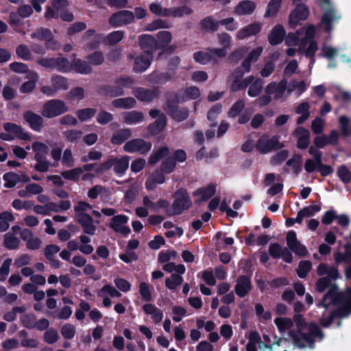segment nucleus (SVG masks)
Listing matches in <instances>:
<instances>
[{"instance_id": "obj_31", "label": "nucleus", "mask_w": 351, "mask_h": 351, "mask_svg": "<svg viewBox=\"0 0 351 351\" xmlns=\"http://www.w3.org/2000/svg\"><path fill=\"white\" fill-rule=\"evenodd\" d=\"M171 75L168 72L154 71L148 75V82L153 84L163 85L170 81Z\"/></svg>"}, {"instance_id": "obj_9", "label": "nucleus", "mask_w": 351, "mask_h": 351, "mask_svg": "<svg viewBox=\"0 0 351 351\" xmlns=\"http://www.w3.org/2000/svg\"><path fill=\"white\" fill-rule=\"evenodd\" d=\"M134 21V13L132 11L127 10L116 12L108 19L109 24L114 28L130 24Z\"/></svg>"}, {"instance_id": "obj_42", "label": "nucleus", "mask_w": 351, "mask_h": 351, "mask_svg": "<svg viewBox=\"0 0 351 351\" xmlns=\"http://www.w3.org/2000/svg\"><path fill=\"white\" fill-rule=\"evenodd\" d=\"M3 179L5 181L4 186L8 189L14 187L21 181V176L12 171L5 173L3 176Z\"/></svg>"}, {"instance_id": "obj_23", "label": "nucleus", "mask_w": 351, "mask_h": 351, "mask_svg": "<svg viewBox=\"0 0 351 351\" xmlns=\"http://www.w3.org/2000/svg\"><path fill=\"white\" fill-rule=\"evenodd\" d=\"M74 58L71 61V71L82 75H88L92 73L93 68L87 60L75 58L76 54H73Z\"/></svg>"}, {"instance_id": "obj_41", "label": "nucleus", "mask_w": 351, "mask_h": 351, "mask_svg": "<svg viewBox=\"0 0 351 351\" xmlns=\"http://www.w3.org/2000/svg\"><path fill=\"white\" fill-rule=\"evenodd\" d=\"M125 32L123 30L113 31L109 33L105 38L106 45L113 46L121 42L124 38Z\"/></svg>"}, {"instance_id": "obj_2", "label": "nucleus", "mask_w": 351, "mask_h": 351, "mask_svg": "<svg viewBox=\"0 0 351 351\" xmlns=\"http://www.w3.org/2000/svg\"><path fill=\"white\" fill-rule=\"evenodd\" d=\"M135 80L130 76L120 75L114 80V85L104 84L98 87L97 92L106 97H117L125 95V88H130Z\"/></svg>"}, {"instance_id": "obj_11", "label": "nucleus", "mask_w": 351, "mask_h": 351, "mask_svg": "<svg viewBox=\"0 0 351 351\" xmlns=\"http://www.w3.org/2000/svg\"><path fill=\"white\" fill-rule=\"evenodd\" d=\"M138 45L143 53L154 56V51L161 50V47L157 43L156 38L149 34H142L138 37Z\"/></svg>"}, {"instance_id": "obj_46", "label": "nucleus", "mask_w": 351, "mask_h": 351, "mask_svg": "<svg viewBox=\"0 0 351 351\" xmlns=\"http://www.w3.org/2000/svg\"><path fill=\"white\" fill-rule=\"evenodd\" d=\"M156 36L157 43L159 44V47H161V49L167 47L172 39L171 33L168 31H160Z\"/></svg>"}, {"instance_id": "obj_18", "label": "nucleus", "mask_w": 351, "mask_h": 351, "mask_svg": "<svg viewBox=\"0 0 351 351\" xmlns=\"http://www.w3.org/2000/svg\"><path fill=\"white\" fill-rule=\"evenodd\" d=\"M23 117L32 130L36 132L41 131L44 122L41 116L31 110H27L23 113Z\"/></svg>"}, {"instance_id": "obj_35", "label": "nucleus", "mask_w": 351, "mask_h": 351, "mask_svg": "<svg viewBox=\"0 0 351 351\" xmlns=\"http://www.w3.org/2000/svg\"><path fill=\"white\" fill-rule=\"evenodd\" d=\"M130 157L124 156L121 158H114V164L113 170L115 173L119 175L123 174L129 167Z\"/></svg>"}, {"instance_id": "obj_17", "label": "nucleus", "mask_w": 351, "mask_h": 351, "mask_svg": "<svg viewBox=\"0 0 351 351\" xmlns=\"http://www.w3.org/2000/svg\"><path fill=\"white\" fill-rule=\"evenodd\" d=\"M252 286L250 276L241 275L238 277L234 287L236 294L240 298H244L252 290Z\"/></svg>"}, {"instance_id": "obj_19", "label": "nucleus", "mask_w": 351, "mask_h": 351, "mask_svg": "<svg viewBox=\"0 0 351 351\" xmlns=\"http://www.w3.org/2000/svg\"><path fill=\"white\" fill-rule=\"evenodd\" d=\"M261 30L262 25L258 22H254L239 29L237 33V38L239 40H243L250 36L257 35Z\"/></svg>"}, {"instance_id": "obj_54", "label": "nucleus", "mask_w": 351, "mask_h": 351, "mask_svg": "<svg viewBox=\"0 0 351 351\" xmlns=\"http://www.w3.org/2000/svg\"><path fill=\"white\" fill-rule=\"evenodd\" d=\"M82 131L73 129L66 130L63 132V136L65 138V140L71 143H76L82 137Z\"/></svg>"}, {"instance_id": "obj_29", "label": "nucleus", "mask_w": 351, "mask_h": 351, "mask_svg": "<svg viewBox=\"0 0 351 351\" xmlns=\"http://www.w3.org/2000/svg\"><path fill=\"white\" fill-rule=\"evenodd\" d=\"M343 248V252H339L334 254L335 262L337 264H340L341 263L351 264V243H346Z\"/></svg>"}, {"instance_id": "obj_38", "label": "nucleus", "mask_w": 351, "mask_h": 351, "mask_svg": "<svg viewBox=\"0 0 351 351\" xmlns=\"http://www.w3.org/2000/svg\"><path fill=\"white\" fill-rule=\"evenodd\" d=\"M143 113L137 110H132L124 113V122L128 125L136 124L143 121Z\"/></svg>"}, {"instance_id": "obj_30", "label": "nucleus", "mask_w": 351, "mask_h": 351, "mask_svg": "<svg viewBox=\"0 0 351 351\" xmlns=\"http://www.w3.org/2000/svg\"><path fill=\"white\" fill-rule=\"evenodd\" d=\"M199 28L206 32H215L219 28L218 21L215 20L212 16H208L199 21Z\"/></svg>"}, {"instance_id": "obj_20", "label": "nucleus", "mask_w": 351, "mask_h": 351, "mask_svg": "<svg viewBox=\"0 0 351 351\" xmlns=\"http://www.w3.org/2000/svg\"><path fill=\"white\" fill-rule=\"evenodd\" d=\"M217 184L215 183H210L205 187H199L193 192L194 196H199L196 200L197 202H203L208 200L216 193Z\"/></svg>"}, {"instance_id": "obj_64", "label": "nucleus", "mask_w": 351, "mask_h": 351, "mask_svg": "<svg viewBox=\"0 0 351 351\" xmlns=\"http://www.w3.org/2000/svg\"><path fill=\"white\" fill-rule=\"evenodd\" d=\"M113 114L104 110H101L96 117V121L101 125H106L113 120Z\"/></svg>"}, {"instance_id": "obj_34", "label": "nucleus", "mask_w": 351, "mask_h": 351, "mask_svg": "<svg viewBox=\"0 0 351 351\" xmlns=\"http://www.w3.org/2000/svg\"><path fill=\"white\" fill-rule=\"evenodd\" d=\"M31 38L46 41V45L48 47V44L53 40V35L49 29L40 27L31 34Z\"/></svg>"}, {"instance_id": "obj_5", "label": "nucleus", "mask_w": 351, "mask_h": 351, "mask_svg": "<svg viewBox=\"0 0 351 351\" xmlns=\"http://www.w3.org/2000/svg\"><path fill=\"white\" fill-rule=\"evenodd\" d=\"M186 158V152L184 149H176L161 162L160 169L163 173L170 174L176 169L177 162H183Z\"/></svg>"}, {"instance_id": "obj_33", "label": "nucleus", "mask_w": 351, "mask_h": 351, "mask_svg": "<svg viewBox=\"0 0 351 351\" xmlns=\"http://www.w3.org/2000/svg\"><path fill=\"white\" fill-rule=\"evenodd\" d=\"M27 78L29 79L22 84L20 87V92L22 93H28L32 92L36 87V82L38 80V74L35 72H29L27 73Z\"/></svg>"}, {"instance_id": "obj_47", "label": "nucleus", "mask_w": 351, "mask_h": 351, "mask_svg": "<svg viewBox=\"0 0 351 351\" xmlns=\"http://www.w3.org/2000/svg\"><path fill=\"white\" fill-rule=\"evenodd\" d=\"M97 110L93 108L79 109L76 111V115L82 122L86 121L93 118L96 114Z\"/></svg>"}, {"instance_id": "obj_3", "label": "nucleus", "mask_w": 351, "mask_h": 351, "mask_svg": "<svg viewBox=\"0 0 351 351\" xmlns=\"http://www.w3.org/2000/svg\"><path fill=\"white\" fill-rule=\"evenodd\" d=\"M173 202L171 204V214L172 216L180 215L192 206V200L184 188H180L173 194Z\"/></svg>"}, {"instance_id": "obj_55", "label": "nucleus", "mask_w": 351, "mask_h": 351, "mask_svg": "<svg viewBox=\"0 0 351 351\" xmlns=\"http://www.w3.org/2000/svg\"><path fill=\"white\" fill-rule=\"evenodd\" d=\"M189 109L186 107H184L180 109L178 108L169 116L178 122H182L189 117Z\"/></svg>"}, {"instance_id": "obj_10", "label": "nucleus", "mask_w": 351, "mask_h": 351, "mask_svg": "<svg viewBox=\"0 0 351 351\" xmlns=\"http://www.w3.org/2000/svg\"><path fill=\"white\" fill-rule=\"evenodd\" d=\"M309 14L308 7L304 3H298L289 16L288 25L291 29H295L300 21H305Z\"/></svg>"}, {"instance_id": "obj_24", "label": "nucleus", "mask_w": 351, "mask_h": 351, "mask_svg": "<svg viewBox=\"0 0 351 351\" xmlns=\"http://www.w3.org/2000/svg\"><path fill=\"white\" fill-rule=\"evenodd\" d=\"M346 310V308H337L332 311L328 317L322 316L319 319V324L324 328H328L333 322L335 317H344L351 313V308Z\"/></svg>"}, {"instance_id": "obj_48", "label": "nucleus", "mask_w": 351, "mask_h": 351, "mask_svg": "<svg viewBox=\"0 0 351 351\" xmlns=\"http://www.w3.org/2000/svg\"><path fill=\"white\" fill-rule=\"evenodd\" d=\"M183 282V278L175 273L165 280V286L170 290H176Z\"/></svg>"}, {"instance_id": "obj_49", "label": "nucleus", "mask_w": 351, "mask_h": 351, "mask_svg": "<svg viewBox=\"0 0 351 351\" xmlns=\"http://www.w3.org/2000/svg\"><path fill=\"white\" fill-rule=\"evenodd\" d=\"M83 173L81 167H76L70 170L63 171L61 172V176L64 179L71 181H77L80 175Z\"/></svg>"}, {"instance_id": "obj_60", "label": "nucleus", "mask_w": 351, "mask_h": 351, "mask_svg": "<svg viewBox=\"0 0 351 351\" xmlns=\"http://www.w3.org/2000/svg\"><path fill=\"white\" fill-rule=\"evenodd\" d=\"M263 88V81L261 79L252 82L249 87L247 94L251 97H255L260 95Z\"/></svg>"}, {"instance_id": "obj_7", "label": "nucleus", "mask_w": 351, "mask_h": 351, "mask_svg": "<svg viewBox=\"0 0 351 351\" xmlns=\"http://www.w3.org/2000/svg\"><path fill=\"white\" fill-rule=\"evenodd\" d=\"M152 147L150 141H146L143 138H137L127 141L123 145V150L128 153H139L146 155Z\"/></svg>"}, {"instance_id": "obj_57", "label": "nucleus", "mask_w": 351, "mask_h": 351, "mask_svg": "<svg viewBox=\"0 0 351 351\" xmlns=\"http://www.w3.org/2000/svg\"><path fill=\"white\" fill-rule=\"evenodd\" d=\"M337 175L344 184H348L351 181V172L345 165L338 167Z\"/></svg>"}, {"instance_id": "obj_37", "label": "nucleus", "mask_w": 351, "mask_h": 351, "mask_svg": "<svg viewBox=\"0 0 351 351\" xmlns=\"http://www.w3.org/2000/svg\"><path fill=\"white\" fill-rule=\"evenodd\" d=\"M340 16H335V11L333 8L327 10L322 17V23L326 25L325 32L329 33L332 30V23L335 19H339Z\"/></svg>"}, {"instance_id": "obj_8", "label": "nucleus", "mask_w": 351, "mask_h": 351, "mask_svg": "<svg viewBox=\"0 0 351 351\" xmlns=\"http://www.w3.org/2000/svg\"><path fill=\"white\" fill-rule=\"evenodd\" d=\"M280 136L274 135L269 138L268 136H261L256 144V149L261 154H265L273 149H280L283 145L279 142Z\"/></svg>"}, {"instance_id": "obj_63", "label": "nucleus", "mask_w": 351, "mask_h": 351, "mask_svg": "<svg viewBox=\"0 0 351 351\" xmlns=\"http://www.w3.org/2000/svg\"><path fill=\"white\" fill-rule=\"evenodd\" d=\"M289 156V151L287 149H282L277 152L271 159V164L272 165H278L282 164L287 160Z\"/></svg>"}, {"instance_id": "obj_45", "label": "nucleus", "mask_w": 351, "mask_h": 351, "mask_svg": "<svg viewBox=\"0 0 351 351\" xmlns=\"http://www.w3.org/2000/svg\"><path fill=\"white\" fill-rule=\"evenodd\" d=\"M52 85L55 86L56 90H66L69 88L68 79L62 75H54L51 77Z\"/></svg>"}, {"instance_id": "obj_50", "label": "nucleus", "mask_w": 351, "mask_h": 351, "mask_svg": "<svg viewBox=\"0 0 351 351\" xmlns=\"http://www.w3.org/2000/svg\"><path fill=\"white\" fill-rule=\"evenodd\" d=\"M312 268V263L310 261H301L298 264L296 270L298 276L300 278H305Z\"/></svg>"}, {"instance_id": "obj_43", "label": "nucleus", "mask_w": 351, "mask_h": 351, "mask_svg": "<svg viewBox=\"0 0 351 351\" xmlns=\"http://www.w3.org/2000/svg\"><path fill=\"white\" fill-rule=\"evenodd\" d=\"M179 97L178 95H171L167 97L164 109L166 113L169 115L178 108Z\"/></svg>"}, {"instance_id": "obj_58", "label": "nucleus", "mask_w": 351, "mask_h": 351, "mask_svg": "<svg viewBox=\"0 0 351 351\" xmlns=\"http://www.w3.org/2000/svg\"><path fill=\"white\" fill-rule=\"evenodd\" d=\"M274 323L280 332L289 329L293 325V321L288 317H276L274 319Z\"/></svg>"}, {"instance_id": "obj_21", "label": "nucleus", "mask_w": 351, "mask_h": 351, "mask_svg": "<svg viewBox=\"0 0 351 351\" xmlns=\"http://www.w3.org/2000/svg\"><path fill=\"white\" fill-rule=\"evenodd\" d=\"M286 36V31L280 24L275 25L268 36V42L272 46L280 44Z\"/></svg>"}, {"instance_id": "obj_14", "label": "nucleus", "mask_w": 351, "mask_h": 351, "mask_svg": "<svg viewBox=\"0 0 351 351\" xmlns=\"http://www.w3.org/2000/svg\"><path fill=\"white\" fill-rule=\"evenodd\" d=\"M128 217L125 215H115L112 218L109 227L116 232L128 236L131 232V230L129 226L124 224L128 223Z\"/></svg>"}, {"instance_id": "obj_59", "label": "nucleus", "mask_w": 351, "mask_h": 351, "mask_svg": "<svg viewBox=\"0 0 351 351\" xmlns=\"http://www.w3.org/2000/svg\"><path fill=\"white\" fill-rule=\"evenodd\" d=\"M193 58L196 62L201 64H206L212 61L211 54L209 51H198L193 53Z\"/></svg>"}, {"instance_id": "obj_4", "label": "nucleus", "mask_w": 351, "mask_h": 351, "mask_svg": "<svg viewBox=\"0 0 351 351\" xmlns=\"http://www.w3.org/2000/svg\"><path fill=\"white\" fill-rule=\"evenodd\" d=\"M68 111L69 108L64 101L53 99L44 104L41 114L45 118L51 119L62 115Z\"/></svg>"}, {"instance_id": "obj_32", "label": "nucleus", "mask_w": 351, "mask_h": 351, "mask_svg": "<svg viewBox=\"0 0 351 351\" xmlns=\"http://www.w3.org/2000/svg\"><path fill=\"white\" fill-rule=\"evenodd\" d=\"M170 149L167 146L160 147L156 152L152 153L149 159L148 163L151 165H156L161 159L166 158L169 156Z\"/></svg>"}, {"instance_id": "obj_44", "label": "nucleus", "mask_w": 351, "mask_h": 351, "mask_svg": "<svg viewBox=\"0 0 351 351\" xmlns=\"http://www.w3.org/2000/svg\"><path fill=\"white\" fill-rule=\"evenodd\" d=\"M86 60L90 65L99 66L104 62V55L101 51H95L86 56Z\"/></svg>"}, {"instance_id": "obj_52", "label": "nucleus", "mask_w": 351, "mask_h": 351, "mask_svg": "<svg viewBox=\"0 0 351 351\" xmlns=\"http://www.w3.org/2000/svg\"><path fill=\"white\" fill-rule=\"evenodd\" d=\"M16 53L19 58L23 60L28 61L32 59L30 49L24 44H21L16 47Z\"/></svg>"}, {"instance_id": "obj_40", "label": "nucleus", "mask_w": 351, "mask_h": 351, "mask_svg": "<svg viewBox=\"0 0 351 351\" xmlns=\"http://www.w3.org/2000/svg\"><path fill=\"white\" fill-rule=\"evenodd\" d=\"M254 80L253 75H250L243 79V80H232L230 85V90L232 92H237L247 88Z\"/></svg>"}, {"instance_id": "obj_53", "label": "nucleus", "mask_w": 351, "mask_h": 351, "mask_svg": "<svg viewBox=\"0 0 351 351\" xmlns=\"http://www.w3.org/2000/svg\"><path fill=\"white\" fill-rule=\"evenodd\" d=\"M245 102L243 99H239L232 104L228 112V115L230 118H235L239 116L244 109Z\"/></svg>"}, {"instance_id": "obj_51", "label": "nucleus", "mask_w": 351, "mask_h": 351, "mask_svg": "<svg viewBox=\"0 0 351 351\" xmlns=\"http://www.w3.org/2000/svg\"><path fill=\"white\" fill-rule=\"evenodd\" d=\"M20 242L21 241L19 238L10 234L9 233L5 234L4 236L3 245L8 250H12L17 249Z\"/></svg>"}, {"instance_id": "obj_28", "label": "nucleus", "mask_w": 351, "mask_h": 351, "mask_svg": "<svg viewBox=\"0 0 351 351\" xmlns=\"http://www.w3.org/2000/svg\"><path fill=\"white\" fill-rule=\"evenodd\" d=\"M132 136V131L129 128L120 129L113 133L111 143L113 145H120Z\"/></svg>"}, {"instance_id": "obj_13", "label": "nucleus", "mask_w": 351, "mask_h": 351, "mask_svg": "<svg viewBox=\"0 0 351 351\" xmlns=\"http://www.w3.org/2000/svg\"><path fill=\"white\" fill-rule=\"evenodd\" d=\"M132 93L138 101L150 102L158 96L160 90L158 87H154L152 89L136 87L133 89Z\"/></svg>"}, {"instance_id": "obj_61", "label": "nucleus", "mask_w": 351, "mask_h": 351, "mask_svg": "<svg viewBox=\"0 0 351 351\" xmlns=\"http://www.w3.org/2000/svg\"><path fill=\"white\" fill-rule=\"evenodd\" d=\"M218 24L219 25L224 26L226 29L228 31L233 32L238 29L239 23L233 17H228L226 19H221L218 21Z\"/></svg>"}, {"instance_id": "obj_12", "label": "nucleus", "mask_w": 351, "mask_h": 351, "mask_svg": "<svg viewBox=\"0 0 351 351\" xmlns=\"http://www.w3.org/2000/svg\"><path fill=\"white\" fill-rule=\"evenodd\" d=\"M288 335L292 339L293 345L300 349H304L306 347L304 342L309 345H313L315 343V339L310 333L304 332L303 330L301 332H295L293 330H290L288 332Z\"/></svg>"}, {"instance_id": "obj_22", "label": "nucleus", "mask_w": 351, "mask_h": 351, "mask_svg": "<svg viewBox=\"0 0 351 351\" xmlns=\"http://www.w3.org/2000/svg\"><path fill=\"white\" fill-rule=\"evenodd\" d=\"M3 129L9 133L14 134L18 138L23 141H29L31 136L25 132L20 125L14 123L7 122L3 124Z\"/></svg>"}, {"instance_id": "obj_39", "label": "nucleus", "mask_w": 351, "mask_h": 351, "mask_svg": "<svg viewBox=\"0 0 351 351\" xmlns=\"http://www.w3.org/2000/svg\"><path fill=\"white\" fill-rule=\"evenodd\" d=\"M282 0H270L267 4L265 18L275 17L280 10Z\"/></svg>"}, {"instance_id": "obj_1", "label": "nucleus", "mask_w": 351, "mask_h": 351, "mask_svg": "<svg viewBox=\"0 0 351 351\" xmlns=\"http://www.w3.org/2000/svg\"><path fill=\"white\" fill-rule=\"evenodd\" d=\"M332 304L338 308L351 309V287L346 288L344 291H339L338 286L333 283L317 304L318 307L327 309Z\"/></svg>"}, {"instance_id": "obj_25", "label": "nucleus", "mask_w": 351, "mask_h": 351, "mask_svg": "<svg viewBox=\"0 0 351 351\" xmlns=\"http://www.w3.org/2000/svg\"><path fill=\"white\" fill-rule=\"evenodd\" d=\"M256 7V3L252 1H241L235 7L234 13L239 16L251 14L254 12Z\"/></svg>"}, {"instance_id": "obj_56", "label": "nucleus", "mask_w": 351, "mask_h": 351, "mask_svg": "<svg viewBox=\"0 0 351 351\" xmlns=\"http://www.w3.org/2000/svg\"><path fill=\"white\" fill-rule=\"evenodd\" d=\"M339 123L342 135L346 137L351 136V124L349 118L346 116H341L339 118Z\"/></svg>"}, {"instance_id": "obj_15", "label": "nucleus", "mask_w": 351, "mask_h": 351, "mask_svg": "<svg viewBox=\"0 0 351 351\" xmlns=\"http://www.w3.org/2000/svg\"><path fill=\"white\" fill-rule=\"evenodd\" d=\"M77 221L83 228L85 234L94 235L95 234L96 227L94 226L93 217L86 213L75 214Z\"/></svg>"}, {"instance_id": "obj_16", "label": "nucleus", "mask_w": 351, "mask_h": 351, "mask_svg": "<svg viewBox=\"0 0 351 351\" xmlns=\"http://www.w3.org/2000/svg\"><path fill=\"white\" fill-rule=\"evenodd\" d=\"M154 58V56L141 52L134 60L133 71L139 73L145 71L150 66Z\"/></svg>"}, {"instance_id": "obj_62", "label": "nucleus", "mask_w": 351, "mask_h": 351, "mask_svg": "<svg viewBox=\"0 0 351 351\" xmlns=\"http://www.w3.org/2000/svg\"><path fill=\"white\" fill-rule=\"evenodd\" d=\"M169 23L167 20L157 19L147 25V30L154 31L161 28H169Z\"/></svg>"}, {"instance_id": "obj_27", "label": "nucleus", "mask_w": 351, "mask_h": 351, "mask_svg": "<svg viewBox=\"0 0 351 351\" xmlns=\"http://www.w3.org/2000/svg\"><path fill=\"white\" fill-rule=\"evenodd\" d=\"M167 125V117L162 114L159 117L147 127V130L152 135H157L160 133Z\"/></svg>"}, {"instance_id": "obj_36", "label": "nucleus", "mask_w": 351, "mask_h": 351, "mask_svg": "<svg viewBox=\"0 0 351 351\" xmlns=\"http://www.w3.org/2000/svg\"><path fill=\"white\" fill-rule=\"evenodd\" d=\"M136 104V101L131 97L118 98L112 101V105L114 108L123 109H131L134 108Z\"/></svg>"}, {"instance_id": "obj_6", "label": "nucleus", "mask_w": 351, "mask_h": 351, "mask_svg": "<svg viewBox=\"0 0 351 351\" xmlns=\"http://www.w3.org/2000/svg\"><path fill=\"white\" fill-rule=\"evenodd\" d=\"M38 63L42 66L63 73L71 71V62L64 57L40 58Z\"/></svg>"}, {"instance_id": "obj_26", "label": "nucleus", "mask_w": 351, "mask_h": 351, "mask_svg": "<svg viewBox=\"0 0 351 351\" xmlns=\"http://www.w3.org/2000/svg\"><path fill=\"white\" fill-rule=\"evenodd\" d=\"M143 310L147 315H152V318L155 324H158L162 320V311L154 304L151 303L145 304L143 306Z\"/></svg>"}]
</instances>
